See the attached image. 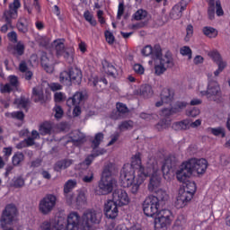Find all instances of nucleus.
<instances>
[{
	"label": "nucleus",
	"mask_w": 230,
	"mask_h": 230,
	"mask_svg": "<svg viewBox=\"0 0 230 230\" xmlns=\"http://www.w3.org/2000/svg\"><path fill=\"white\" fill-rule=\"evenodd\" d=\"M148 175L150 176L148 190L155 191L161 186L159 163L154 157L148 158L145 168L141 164V153H137L131 157V164H124L120 172V182L123 188H129L133 195H137L139 188Z\"/></svg>",
	"instance_id": "1"
},
{
	"label": "nucleus",
	"mask_w": 230,
	"mask_h": 230,
	"mask_svg": "<svg viewBox=\"0 0 230 230\" xmlns=\"http://www.w3.org/2000/svg\"><path fill=\"white\" fill-rule=\"evenodd\" d=\"M84 217L78 212H70L66 220L64 217L47 219L40 224L38 230H82Z\"/></svg>",
	"instance_id": "2"
},
{
	"label": "nucleus",
	"mask_w": 230,
	"mask_h": 230,
	"mask_svg": "<svg viewBox=\"0 0 230 230\" xmlns=\"http://www.w3.org/2000/svg\"><path fill=\"white\" fill-rule=\"evenodd\" d=\"M209 164L204 158H191L182 163L176 171V179L179 182H186L193 175H204Z\"/></svg>",
	"instance_id": "3"
},
{
	"label": "nucleus",
	"mask_w": 230,
	"mask_h": 230,
	"mask_svg": "<svg viewBox=\"0 0 230 230\" xmlns=\"http://www.w3.org/2000/svg\"><path fill=\"white\" fill-rule=\"evenodd\" d=\"M156 196H148L143 203V211L146 217L155 218L161 213V208L168 200V193L163 190L155 191Z\"/></svg>",
	"instance_id": "4"
},
{
	"label": "nucleus",
	"mask_w": 230,
	"mask_h": 230,
	"mask_svg": "<svg viewBox=\"0 0 230 230\" xmlns=\"http://www.w3.org/2000/svg\"><path fill=\"white\" fill-rule=\"evenodd\" d=\"M116 186H118V181L112 176V171L109 167L104 168L98 184L101 195L112 193Z\"/></svg>",
	"instance_id": "5"
},
{
	"label": "nucleus",
	"mask_w": 230,
	"mask_h": 230,
	"mask_svg": "<svg viewBox=\"0 0 230 230\" xmlns=\"http://www.w3.org/2000/svg\"><path fill=\"white\" fill-rule=\"evenodd\" d=\"M173 66H175V63L170 53L163 56L162 52H157L155 61V73L157 76H161V75L164 74L167 69L173 67Z\"/></svg>",
	"instance_id": "6"
},
{
	"label": "nucleus",
	"mask_w": 230,
	"mask_h": 230,
	"mask_svg": "<svg viewBox=\"0 0 230 230\" xmlns=\"http://www.w3.org/2000/svg\"><path fill=\"white\" fill-rule=\"evenodd\" d=\"M207 90H204L202 84L199 86V93L201 96H206L208 100H215V96L220 95V84L217 80L213 79V74L208 73Z\"/></svg>",
	"instance_id": "7"
},
{
	"label": "nucleus",
	"mask_w": 230,
	"mask_h": 230,
	"mask_svg": "<svg viewBox=\"0 0 230 230\" xmlns=\"http://www.w3.org/2000/svg\"><path fill=\"white\" fill-rule=\"evenodd\" d=\"M59 82L63 85H77L82 82V70L78 68H71L69 71H63L59 75Z\"/></svg>",
	"instance_id": "8"
},
{
	"label": "nucleus",
	"mask_w": 230,
	"mask_h": 230,
	"mask_svg": "<svg viewBox=\"0 0 230 230\" xmlns=\"http://www.w3.org/2000/svg\"><path fill=\"white\" fill-rule=\"evenodd\" d=\"M172 222H173V214L169 209H164L155 217V230H168Z\"/></svg>",
	"instance_id": "9"
},
{
	"label": "nucleus",
	"mask_w": 230,
	"mask_h": 230,
	"mask_svg": "<svg viewBox=\"0 0 230 230\" xmlns=\"http://www.w3.org/2000/svg\"><path fill=\"white\" fill-rule=\"evenodd\" d=\"M103 214L100 210L88 209L83 214V225L84 229H91L93 226H98L102 222Z\"/></svg>",
	"instance_id": "10"
},
{
	"label": "nucleus",
	"mask_w": 230,
	"mask_h": 230,
	"mask_svg": "<svg viewBox=\"0 0 230 230\" xmlns=\"http://www.w3.org/2000/svg\"><path fill=\"white\" fill-rule=\"evenodd\" d=\"M57 206V196L53 194H47L43 199L40 200L39 211L42 215H49L55 207Z\"/></svg>",
	"instance_id": "11"
},
{
	"label": "nucleus",
	"mask_w": 230,
	"mask_h": 230,
	"mask_svg": "<svg viewBox=\"0 0 230 230\" xmlns=\"http://www.w3.org/2000/svg\"><path fill=\"white\" fill-rule=\"evenodd\" d=\"M17 217V207L13 204H9L3 211L2 217L0 219L1 227L4 228L6 226L12 225L15 222Z\"/></svg>",
	"instance_id": "12"
},
{
	"label": "nucleus",
	"mask_w": 230,
	"mask_h": 230,
	"mask_svg": "<svg viewBox=\"0 0 230 230\" xmlns=\"http://www.w3.org/2000/svg\"><path fill=\"white\" fill-rule=\"evenodd\" d=\"M52 48L56 51L58 58L63 57L69 64L73 62V52L66 49L64 40H56L52 42Z\"/></svg>",
	"instance_id": "13"
},
{
	"label": "nucleus",
	"mask_w": 230,
	"mask_h": 230,
	"mask_svg": "<svg viewBox=\"0 0 230 230\" xmlns=\"http://www.w3.org/2000/svg\"><path fill=\"white\" fill-rule=\"evenodd\" d=\"M111 202H114L119 208H123V206L130 204V197H128L127 190L117 189L112 193Z\"/></svg>",
	"instance_id": "14"
},
{
	"label": "nucleus",
	"mask_w": 230,
	"mask_h": 230,
	"mask_svg": "<svg viewBox=\"0 0 230 230\" xmlns=\"http://www.w3.org/2000/svg\"><path fill=\"white\" fill-rule=\"evenodd\" d=\"M20 6H21L20 0H13V3H11L9 4V10H5L2 17L4 22H8V24H12V21H13V19H17L19 15L18 10Z\"/></svg>",
	"instance_id": "15"
},
{
	"label": "nucleus",
	"mask_w": 230,
	"mask_h": 230,
	"mask_svg": "<svg viewBox=\"0 0 230 230\" xmlns=\"http://www.w3.org/2000/svg\"><path fill=\"white\" fill-rule=\"evenodd\" d=\"M174 96L175 92L173 89L164 88L160 93V101L156 102L155 107H163V105L172 103Z\"/></svg>",
	"instance_id": "16"
},
{
	"label": "nucleus",
	"mask_w": 230,
	"mask_h": 230,
	"mask_svg": "<svg viewBox=\"0 0 230 230\" xmlns=\"http://www.w3.org/2000/svg\"><path fill=\"white\" fill-rule=\"evenodd\" d=\"M191 199H193V196H191V194L185 192V190H183L182 189H180L175 201L176 208H178V209H181V208H186V206L190 204Z\"/></svg>",
	"instance_id": "17"
},
{
	"label": "nucleus",
	"mask_w": 230,
	"mask_h": 230,
	"mask_svg": "<svg viewBox=\"0 0 230 230\" xmlns=\"http://www.w3.org/2000/svg\"><path fill=\"white\" fill-rule=\"evenodd\" d=\"M118 206L119 205L114 203V201L108 200L104 204L105 216L111 220H114V218H117L118 215L119 214V209L118 208Z\"/></svg>",
	"instance_id": "18"
},
{
	"label": "nucleus",
	"mask_w": 230,
	"mask_h": 230,
	"mask_svg": "<svg viewBox=\"0 0 230 230\" xmlns=\"http://www.w3.org/2000/svg\"><path fill=\"white\" fill-rule=\"evenodd\" d=\"M172 156H167L162 164V172L165 181H172L173 179V170L172 169Z\"/></svg>",
	"instance_id": "19"
},
{
	"label": "nucleus",
	"mask_w": 230,
	"mask_h": 230,
	"mask_svg": "<svg viewBox=\"0 0 230 230\" xmlns=\"http://www.w3.org/2000/svg\"><path fill=\"white\" fill-rule=\"evenodd\" d=\"M188 107V102H178L175 103L174 107L172 109H163L162 110V116L164 118H168V116H172V114H177V112H181L184 111V108Z\"/></svg>",
	"instance_id": "20"
},
{
	"label": "nucleus",
	"mask_w": 230,
	"mask_h": 230,
	"mask_svg": "<svg viewBox=\"0 0 230 230\" xmlns=\"http://www.w3.org/2000/svg\"><path fill=\"white\" fill-rule=\"evenodd\" d=\"M39 137H40V134L39 133V131L32 130L31 137H29L24 141L17 144L16 148H18V150H21L22 148H25V146H33V145H35V139H39Z\"/></svg>",
	"instance_id": "21"
},
{
	"label": "nucleus",
	"mask_w": 230,
	"mask_h": 230,
	"mask_svg": "<svg viewBox=\"0 0 230 230\" xmlns=\"http://www.w3.org/2000/svg\"><path fill=\"white\" fill-rule=\"evenodd\" d=\"M9 84L1 86V93H12L13 88L19 87V78L15 75H9Z\"/></svg>",
	"instance_id": "22"
},
{
	"label": "nucleus",
	"mask_w": 230,
	"mask_h": 230,
	"mask_svg": "<svg viewBox=\"0 0 230 230\" xmlns=\"http://www.w3.org/2000/svg\"><path fill=\"white\" fill-rule=\"evenodd\" d=\"M55 61H53V57L48 54H42L41 56V66L47 71V73H53Z\"/></svg>",
	"instance_id": "23"
},
{
	"label": "nucleus",
	"mask_w": 230,
	"mask_h": 230,
	"mask_svg": "<svg viewBox=\"0 0 230 230\" xmlns=\"http://www.w3.org/2000/svg\"><path fill=\"white\" fill-rule=\"evenodd\" d=\"M209 57L212 58L214 62L217 65V69H220L221 71H224L226 67H227V61L222 59V56H220V53L218 51L214 50L208 53Z\"/></svg>",
	"instance_id": "24"
},
{
	"label": "nucleus",
	"mask_w": 230,
	"mask_h": 230,
	"mask_svg": "<svg viewBox=\"0 0 230 230\" xmlns=\"http://www.w3.org/2000/svg\"><path fill=\"white\" fill-rule=\"evenodd\" d=\"M186 10V4L181 5V4H177L174 5L170 13L171 19L177 21V19H181L182 17V12Z\"/></svg>",
	"instance_id": "25"
},
{
	"label": "nucleus",
	"mask_w": 230,
	"mask_h": 230,
	"mask_svg": "<svg viewBox=\"0 0 230 230\" xmlns=\"http://www.w3.org/2000/svg\"><path fill=\"white\" fill-rule=\"evenodd\" d=\"M44 84L38 85L32 89V100L36 103L39 102H44Z\"/></svg>",
	"instance_id": "26"
},
{
	"label": "nucleus",
	"mask_w": 230,
	"mask_h": 230,
	"mask_svg": "<svg viewBox=\"0 0 230 230\" xmlns=\"http://www.w3.org/2000/svg\"><path fill=\"white\" fill-rule=\"evenodd\" d=\"M84 100V93L77 92L74 94L72 98L66 101V105L68 107H73L74 105H80V102Z\"/></svg>",
	"instance_id": "27"
},
{
	"label": "nucleus",
	"mask_w": 230,
	"mask_h": 230,
	"mask_svg": "<svg viewBox=\"0 0 230 230\" xmlns=\"http://www.w3.org/2000/svg\"><path fill=\"white\" fill-rule=\"evenodd\" d=\"M161 53V49L159 47H156L155 49H152V46L146 45L145 48L142 49V55L144 57H150V55H153V57H155L157 58V53Z\"/></svg>",
	"instance_id": "28"
},
{
	"label": "nucleus",
	"mask_w": 230,
	"mask_h": 230,
	"mask_svg": "<svg viewBox=\"0 0 230 230\" xmlns=\"http://www.w3.org/2000/svg\"><path fill=\"white\" fill-rule=\"evenodd\" d=\"M70 137L71 141L77 146H79V145H82V143H84V141L85 140V136H84V134L78 130L74 131L71 134Z\"/></svg>",
	"instance_id": "29"
},
{
	"label": "nucleus",
	"mask_w": 230,
	"mask_h": 230,
	"mask_svg": "<svg viewBox=\"0 0 230 230\" xmlns=\"http://www.w3.org/2000/svg\"><path fill=\"white\" fill-rule=\"evenodd\" d=\"M71 164H73V160L71 159L61 160L56 163L54 170L55 172H60L61 170H66V168H69Z\"/></svg>",
	"instance_id": "30"
},
{
	"label": "nucleus",
	"mask_w": 230,
	"mask_h": 230,
	"mask_svg": "<svg viewBox=\"0 0 230 230\" xmlns=\"http://www.w3.org/2000/svg\"><path fill=\"white\" fill-rule=\"evenodd\" d=\"M138 94L143 98H152L154 95V90H152V86L144 84L139 88Z\"/></svg>",
	"instance_id": "31"
},
{
	"label": "nucleus",
	"mask_w": 230,
	"mask_h": 230,
	"mask_svg": "<svg viewBox=\"0 0 230 230\" xmlns=\"http://www.w3.org/2000/svg\"><path fill=\"white\" fill-rule=\"evenodd\" d=\"M16 28L21 33H28V19L24 17H20Z\"/></svg>",
	"instance_id": "32"
},
{
	"label": "nucleus",
	"mask_w": 230,
	"mask_h": 230,
	"mask_svg": "<svg viewBox=\"0 0 230 230\" xmlns=\"http://www.w3.org/2000/svg\"><path fill=\"white\" fill-rule=\"evenodd\" d=\"M33 8L37 13H40V2L39 0H33L32 6L24 4V10H26L29 15L33 13Z\"/></svg>",
	"instance_id": "33"
},
{
	"label": "nucleus",
	"mask_w": 230,
	"mask_h": 230,
	"mask_svg": "<svg viewBox=\"0 0 230 230\" xmlns=\"http://www.w3.org/2000/svg\"><path fill=\"white\" fill-rule=\"evenodd\" d=\"M51 128H53L51 123L44 122L41 125H40L39 132L41 136H48V134H51Z\"/></svg>",
	"instance_id": "34"
},
{
	"label": "nucleus",
	"mask_w": 230,
	"mask_h": 230,
	"mask_svg": "<svg viewBox=\"0 0 230 230\" xmlns=\"http://www.w3.org/2000/svg\"><path fill=\"white\" fill-rule=\"evenodd\" d=\"M181 190L193 197V195H195V192L197 191V185L195 184V181H188L186 186L181 188Z\"/></svg>",
	"instance_id": "35"
},
{
	"label": "nucleus",
	"mask_w": 230,
	"mask_h": 230,
	"mask_svg": "<svg viewBox=\"0 0 230 230\" xmlns=\"http://www.w3.org/2000/svg\"><path fill=\"white\" fill-rule=\"evenodd\" d=\"M105 152H107L105 149H100L95 154L90 155L89 156H87L85 158L83 164H85L86 166L91 165V163H93V161H94V157H98V155H103V154H105Z\"/></svg>",
	"instance_id": "36"
},
{
	"label": "nucleus",
	"mask_w": 230,
	"mask_h": 230,
	"mask_svg": "<svg viewBox=\"0 0 230 230\" xmlns=\"http://www.w3.org/2000/svg\"><path fill=\"white\" fill-rule=\"evenodd\" d=\"M184 227H186V218L179 217L172 226V230H184Z\"/></svg>",
	"instance_id": "37"
},
{
	"label": "nucleus",
	"mask_w": 230,
	"mask_h": 230,
	"mask_svg": "<svg viewBox=\"0 0 230 230\" xmlns=\"http://www.w3.org/2000/svg\"><path fill=\"white\" fill-rule=\"evenodd\" d=\"M207 132L216 137L221 136V137H224L226 136V128L222 127L208 128Z\"/></svg>",
	"instance_id": "38"
},
{
	"label": "nucleus",
	"mask_w": 230,
	"mask_h": 230,
	"mask_svg": "<svg viewBox=\"0 0 230 230\" xmlns=\"http://www.w3.org/2000/svg\"><path fill=\"white\" fill-rule=\"evenodd\" d=\"M87 202V198H85V193L84 191H79L75 193V206H84Z\"/></svg>",
	"instance_id": "39"
},
{
	"label": "nucleus",
	"mask_w": 230,
	"mask_h": 230,
	"mask_svg": "<svg viewBox=\"0 0 230 230\" xmlns=\"http://www.w3.org/2000/svg\"><path fill=\"white\" fill-rule=\"evenodd\" d=\"M203 33L209 39H215L218 35V31L213 27H204Z\"/></svg>",
	"instance_id": "40"
},
{
	"label": "nucleus",
	"mask_w": 230,
	"mask_h": 230,
	"mask_svg": "<svg viewBox=\"0 0 230 230\" xmlns=\"http://www.w3.org/2000/svg\"><path fill=\"white\" fill-rule=\"evenodd\" d=\"M74 188H76V180H68L64 185V193H71Z\"/></svg>",
	"instance_id": "41"
},
{
	"label": "nucleus",
	"mask_w": 230,
	"mask_h": 230,
	"mask_svg": "<svg viewBox=\"0 0 230 230\" xmlns=\"http://www.w3.org/2000/svg\"><path fill=\"white\" fill-rule=\"evenodd\" d=\"M28 103H30V101L26 98H18L14 100V104L17 105L19 109H26L28 107Z\"/></svg>",
	"instance_id": "42"
},
{
	"label": "nucleus",
	"mask_w": 230,
	"mask_h": 230,
	"mask_svg": "<svg viewBox=\"0 0 230 230\" xmlns=\"http://www.w3.org/2000/svg\"><path fill=\"white\" fill-rule=\"evenodd\" d=\"M133 128L134 122L132 120H126L119 125V130H120L121 132H123V130H128Z\"/></svg>",
	"instance_id": "43"
},
{
	"label": "nucleus",
	"mask_w": 230,
	"mask_h": 230,
	"mask_svg": "<svg viewBox=\"0 0 230 230\" xmlns=\"http://www.w3.org/2000/svg\"><path fill=\"white\" fill-rule=\"evenodd\" d=\"M103 141V135L102 133H97L95 135L94 139L92 142L93 148H98L100 146V144Z\"/></svg>",
	"instance_id": "44"
},
{
	"label": "nucleus",
	"mask_w": 230,
	"mask_h": 230,
	"mask_svg": "<svg viewBox=\"0 0 230 230\" xmlns=\"http://www.w3.org/2000/svg\"><path fill=\"white\" fill-rule=\"evenodd\" d=\"M23 160H24V155H22V153H16L13 156V166H19V164H21V163H22Z\"/></svg>",
	"instance_id": "45"
},
{
	"label": "nucleus",
	"mask_w": 230,
	"mask_h": 230,
	"mask_svg": "<svg viewBox=\"0 0 230 230\" xmlns=\"http://www.w3.org/2000/svg\"><path fill=\"white\" fill-rule=\"evenodd\" d=\"M180 53L182 57H188L189 60H191L192 51L191 49L188 46H183L180 49Z\"/></svg>",
	"instance_id": "46"
},
{
	"label": "nucleus",
	"mask_w": 230,
	"mask_h": 230,
	"mask_svg": "<svg viewBox=\"0 0 230 230\" xmlns=\"http://www.w3.org/2000/svg\"><path fill=\"white\" fill-rule=\"evenodd\" d=\"M84 17L87 22L91 24V26H96V20H94V17L93 16V13L89 11H85L84 13Z\"/></svg>",
	"instance_id": "47"
},
{
	"label": "nucleus",
	"mask_w": 230,
	"mask_h": 230,
	"mask_svg": "<svg viewBox=\"0 0 230 230\" xmlns=\"http://www.w3.org/2000/svg\"><path fill=\"white\" fill-rule=\"evenodd\" d=\"M66 93L62 92H56L54 93V102H56V103H62V102H66Z\"/></svg>",
	"instance_id": "48"
},
{
	"label": "nucleus",
	"mask_w": 230,
	"mask_h": 230,
	"mask_svg": "<svg viewBox=\"0 0 230 230\" xmlns=\"http://www.w3.org/2000/svg\"><path fill=\"white\" fill-rule=\"evenodd\" d=\"M106 73L113 78H116L118 76V69H116V66L111 64L107 66Z\"/></svg>",
	"instance_id": "49"
},
{
	"label": "nucleus",
	"mask_w": 230,
	"mask_h": 230,
	"mask_svg": "<svg viewBox=\"0 0 230 230\" xmlns=\"http://www.w3.org/2000/svg\"><path fill=\"white\" fill-rule=\"evenodd\" d=\"M208 17L209 19H215V0H208Z\"/></svg>",
	"instance_id": "50"
},
{
	"label": "nucleus",
	"mask_w": 230,
	"mask_h": 230,
	"mask_svg": "<svg viewBox=\"0 0 230 230\" xmlns=\"http://www.w3.org/2000/svg\"><path fill=\"white\" fill-rule=\"evenodd\" d=\"M146 15V11L140 9L134 13V19L135 21H143V19H145Z\"/></svg>",
	"instance_id": "51"
},
{
	"label": "nucleus",
	"mask_w": 230,
	"mask_h": 230,
	"mask_svg": "<svg viewBox=\"0 0 230 230\" xmlns=\"http://www.w3.org/2000/svg\"><path fill=\"white\" fill-rule=\"evenodd\" d=\"M53 112L56 119H60V118L64 116V110H62V107H60L59 105H56L53 108Z\"/></svg>",
	"instance_id": "52"
},
{
	"label": "nucleus",
	"mask_w": 230,
	"mask_h": 230,
	"mask_svg": "<svg viewBox=\"0 0 230 230\" xmlns=\"http://www.w3.org/2000/svg\"><path fill=\"white\" fill-rule=\"evenodd\" d=\"M173 128H175V130H186V128H188V121L183 120L176 122L173 124Z\"/></svg>",
	"instance_id": "53"
},
{
	"label": "nucleus",
	"mask_w": 230,
	"mask_h": 230,
	"mask_svg": "<svg viewBox=\"0 0 230 230\" xmlns=\"http://www.w3.org/2000/svg\"><path fill=\"white\" fill-rule=\"evenodd\" d=\"M65 197H66V201L67 202V204H69V206H72L73 204H75V200L76 199V193H73V192H68V193H65Z\"/></svg>",
	"instance_id": "54"
},
{
	"label": "nucleus",
	"mask_w": 230,
	"mask_h": 230,
	"mask_svg": "<svg viewBox=\"0 0 230 230\" xmlns=\"http://www.w3.org/2000/svg\"><path fill=\"white\" fill-rule=\"evenodd\" d=\"M82 181L86 183L93 182L94 181V172L89 171L86 174L83 175Z\"/></svg>",
	"instance_id": "55"
},
{
	"label": "nucleus",
	"mask_w": 230,
	"mask_h": 230,
	"mask_svg": "<svg viewBox=\"0 0 230 230\" xmlns=\"http://www.w3.org/2000/svg\"><path fill=\"white\" fill-rule=\"evenodd\" d=\"M7 118H15L16 119H24V113L22 111H14L13 113H5Z\"/></svg>",
	"instance_id": "56"
},
{
	"label": "nucleus",
	"mask_w": 230,
	"mask_h": 230,
	"mask_svg": "<svg viewBox=\"0 0 230 230\" xmlns=\"http://www.w3.org/2000/svg\"><path fill=\"white\" fill-rule=\"evenodd\" d=\"M191 37H193V26L190 24L186 28V36L184 38L185 42H190V39H191Z\"/></svg>",
	"instance_id": "57"
},
{
	"label": "nucleus",
	"mask_w": 230,
	"mask_h": 230,
	"mask_svg": "<svg viewBox=\"0 0 230 230\" xmlns=\"http://www.w3.org/2000/svg\"><path fill=\"white\" fill-rule=\"evenodd\" d=\"M48 86L53 93H57V91H62V89H64V86H62V84L59 83H50L48 84Z\"/></svg>",
	"instance_id": "58"
},
{
	"label": "nucleus",
	"mask_w": 230,
	"mask_h": 230,
	"mask_svg": "<svg viewBox=\"0 0 230 230\" xmlns=\"http://www.w3.org/2000/svg\"><path fill=\"white\" fill-rule=\"evenodd\" d=\"M14 51L17 53V55L21 56L24 54V43L18 42L16 46L14 47Z\"/></svg>",
	"instance_id": "59"
},
{
	"label": "nucleus",
	"mask_w": 230,
	"mask_h": 230,
	"mask_svg": "<svg viewBox=\"0 0 230 230\" xmlns=\"http://www.w3.org/2000/svg\"><path fill=\"white\" fill-rule=\"evenodd\" d=\"M133 71H135L137 75H145V67L141 64H135L133 66Z\"/></svg>",
	"instance_id": "60"
},
{
	"label": "nucleus",
	"mask_w": 230,
	"mask_h": 230,
	"mask_svg": "<svg viewBox=\"0 0 230 230\" xmlns=\"http://www.w3.org/2000/svg\"><path fill=\"white\" fill-rule=\"evenodd\" d=\"M117 111L120 114H127V112H128V108H127V105H125L121 102H118L117 103Z\"/></svg>",
	"instance_id": "61"
},
{
	"label": "nucleus",
	"mask_w": 230,
	"mask_h": 230,
	"mask_svg": "<svg viewBox=\"0 0 230 230\" xmlns=\"http://www.w3.org/2000/svg\"><path fill=\"white\" fill-rule=\"evenodd\" d=\"M216 13L218 17H222L224 15V10L222 9V4H220V1H216Z\"/></svg>",
	"instance_id": "62"
},
{
	"label": "nucleus",
	"mask_w": 230,
	"mask_h": 230,
	"mask_svg": "<svg viewBox=\"0 0 230 230\" xmlns=\"http://www.w3.org/2000/svg\"><path fill=\"white\" fill-rule=\"evenodd\" d=\"M105 39L108 44H114V34L112 32L107 31L105 32Z\"/></svg>",
	"instance_id": "63"
},
{
	"label": "nucleus",
	"mask_w": 230,
	"mask_h": 230,
	"mask_svg": "<svg viewBox=\"0 0 230 230\" xmlns=\"http://www.w3.org/2000/svg\"><path fill=\"white\" fill-rule=\"evenodd\" d=\"M200 114V110L193 108L192 110L187 111V116H191V118H197Z\"/></svg>",
	"instance_id": "64"
}]
</instances>
